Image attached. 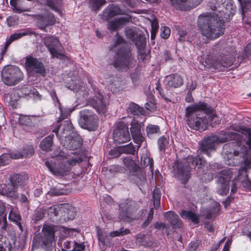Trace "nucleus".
I'll list each match as a JSON object with an SVG mask.
<instances>
[{
    "label": "nucleus",
    "instance_id": "1",
    "mask_svg": "<svg viewBox=\"0 0 251 251\" xmlns=\"http://www.w3.org/2000/svg\"><path fill=\"white\" fill-rule=\"evenodd\" d=\"M212 108L204 102H199L186 109V117L189 127L193 129L205 130L210 121L216 115L212 113Z\"/></svg>",
    "mask_w": 251,
    "mask_h": 251
},
{
    "label": "nucleus",
    "instance_id": "2",
    "mask_svg": "<svg viewBox=\"0 0 251 251\" xmlns=\"http://www.w3.org/2000/svg\"><path fill=\"white\" fill-rule=\"evenodd\" d=\"M109 50L116 52L113 62V66L118 70L126 72L133 69L136 60L126 41L118 33L115 35L113 44Z\"/></svg>",
    "mask_w": 251,
    "mask_h": 251
},
{
    "label": "nucleus",
    "instance_id": "3",
    "mask_svg": "<svg viewBox=\"0 0 251 251\" xmlns=\"http://www.w3.org/2000/svg\"><path fill=\"white\" fill-rule=\"evenodd\" d=\"M225 18L205 13L199 16L198 24L201 34L209 40H214L224 33Z\"/></svg>",
    "mask_w": 251,
    "mask_h": 251
},
{
    "label": "nucleus",
    "instance_id": "4",
    "mask_svg": "<svg viewBox=\"0 0 251 251\" xmlns=\"http://www.w3.org/2000/svg\"><path fill=\"white\" fill-rule=\"evenodd\" d=\"M234 159L239 160L243 164L238 171L237 177L236 179L244 182L246 186L251 190V180L248 178L247 170L251 168V155L249 153L248 149L245 147H241L239 150H235L233 153Z\"/></svg>",
    "mask_w": 251,
    "mask_h": 251
},
{
    "label": "nucleus",
    "instance_id": "5",
    "mask_svg": "<svg viewBox=\"0 0 251 251\" xmlns=\"http://www.w3.org/2000/svg\"><path fill=\"white\" fill-rule=\"evenodd\" d=\"M206 165V161L203 158L188 156L177 166L178 176L182 183H186L189 177V172L192 169H195L197 166L199 169H202Z\"/></svg>",
    "mask_w": 251,
    "mask_h": 251
},
{
    "label": "nucleus",
    "instance_id": "6",
    "mask_svg": "<svg viewBox=\"0 0 251 251\" xmlns=\"http://www.w3.org/2000/svg\"><path fill=\"white\" fill-rule=\"evenodd\" d=\"M209 7L213 11V15L228 20L234 14L236 6L232 0H212Z\"/></svg>",
    "mask_w": 251,
    "mask_h": 251
},
{
    "label": "nucleus",
    "instance_id": "7",
    "mask_svg": "<svg viewBox=\"0 0 251 251\" xmlns=\"http://www.w3.org/2000/svg\"><path fill=\"white\" fill-rule=\"evenodd\" d=\"M55 226L52 225H45L42 228L44 236L36 235L33 239V244H37L43 249H48L49 251L53 249V242L55 237Z\"/></svg>",
    "mask_w": 251,
    "mask_h": 251
},
{
    "label": "nucleus",
    "instance_id": "8",
    "mask_svg": "<svg viewBox=\"0 0 251 251\" xmlns=\"http://www.w3.org/2000/svg\"><path fill=\"white\" fill-rule=\"evenodd\" d=\"M79 160L81 161L80 159ZM78 162L76 158H72L57 165L50 163L49 161H46L45 164L50 171L57 176H66L71 169L72 167Z\"/></svg>",
    "mask_w": 251,
    "mask_h": 251
},
{
    "label": "nucleus",
    "instance_id": "9",
    "mask_svg": "<svg viewBox=\"0 0 251 251\" xmlns=\"http://www.w3.org/2000/svg\"><path fill=\"white\" fill-rule=\"evenodd\" d=\"M1 77L5 84L14 85L23 79V75L18 67L9 65L2 69Z\"/></svg>",
    "mask_w": 251,
    "mask_h": 251
},
{
    "label": "nucleus",
    "instance_id": "10",
    "mask_svg": "<svg viewBox=\"0 0 251 251\" xmlns=\"http://www.w3.org/2000/svg\"><path fill=\"white\" fill-rule=\"evenodd\" d=\"M79 115L78 123L82 128L90 131L98 128V117L91 110L83 109L80 112Z\"/></svg>",
    "mask_w": 251,
    "mask_h": 251
},
{
    "label": "nucleus",
    "instance_id": "11",
    "mask_svg": "<svg viewBox=\"0 0 251 251\" xmlns=\"http://www.w3.org/2000/svg\"><path fill=\"white\" fill-rule=\"evenodd\" d=\"M44 41L52 58L65 59L67 57L60 50L61 44L57 38L53 36H47Z\"/></svg>",
    "mask_w": 251,
    "mask_h": 251
},
{
    "label": "nucleus",
    "instance_id": "12",
    "mask_svg": "<svg viewBox=\"0 0 251 251\" xmlns=\"http://www.w3.org/2000/svg\"><path fill=\"white\" fill-rule=\"evenodd\" d=\"M230 51L228 52L227 54H225L224 56L221 57L220 60L213 59L212 61L208 59L206 60L205 62L207 65L209 66L211 68L222 70L223 68L228 67L231 66L234 60L235 53L234 49H229Z\"/></svg>",
    "mask_w": 251,
    "mask_h": 251
},
{
    "label": "nucleus",
    "instance_id": "13",
    "mask_svg": "<svg viewBox=\"0 0 251 251\" xmlns=\"http://www.w3.org/2000/svg\"><path fill=\"white\" fill-rule=\"evenodd\" d=\"M113 140L118 144H123L130 141V135L128 127L125 123H118L113 131Z\"/></svg>",
    "mask_w": 251,
    "mask_h": 251
},
{
    "label": "nucleus",
    "instance_id": "14",
    "mask_svg": "<svg viewBox=\"0 0 251 251\" xmlns=\"http://www.w3.org/2000/svg\"><path fill=\"white\" fill-rule=\"evenodd\" d=\"M25 65L27 71L34 72L42 76L46 75V70L44 65L37 58L27 56L26 57Z\"/></svg>",
    "mask_w": 251,
    "mask_h": 251
},
{
    "label": "nucleus",
    "instance_id": "15",
    "mask_svg": "<svg viewBox=\"0 0 251 251\" xmlns=\"http://www.w3.org/2000/svg\"><path fill=\"white\" fill-rule=\"evenodd\" d=\"M143 126V123H138L135 121L131 123L130 132L134 142L138 145L137 150L140 147L144 139L141 132V128Z\"/></svg>",
    "mask_w": 251,
    "mask_h": 251
},
{
    "label": "nucleus",
    "instance_id": "16",
    "mask_svg": "<svg viewBox=\"0 0 251 251\" xmlns=\"http://www.w3.org/2000/svg\"><path fill=\"white\" fill-rule=\"evenodd\" d=\"M37 24L40 28L46 31V28L48 26L52 25L55 23V19L52 13L46 11L44 14L36 16Z\"/></svg>",
    "mask_w": 251,
    "mask_h": 251
},
{
    "label": "nucleus",
    "instance_id": "17",
    "mask_svg": "<svg viewBox=\"0 0 251 251\" xmlns=\"http://www.w3.org/2000/svg\"><path fill=\"white\" fill-rule=\"evenodd\" d=\"M203 0H170L171 4L177 9L187 10L198 6Z\"/></svg>",
    "mask_w": 251,
    "mask_h": 251
},
{
    "label": "nucleus",
    "instance_id": "18",
    "mask_svg": "<svg viewBox=\"0 0 251 251\" xmlns=\"http://www.w3.org/2000/svg\"><path fill=\"white\" fill-rule=\"evenodd\" d=\"M216 139V137L213 135L204 139L200 144V149L201 152L210 156L211 152L215 150V145L217 144Z\"/></svg>",
    "mask_w": 251,
    "mask_h": 251
},
{
    "label": "nucleus",
    "instance_id": "19",
    "mask_svg": "<svg viewBox=\"0 0 251 251\" xmlns=\"http://www.w3.org/2000/svg\"><path fill=\"white\" fill-rule=\"evenodd\" d=\"M216 139V137L213 135L204 139L200 144V149L201 152L210 156L211 152L215 150V145L217 144Z\"/></svg>",
    "mask_w": 251,
    "mask_h": 251
},
{
    "label": "nucleus",
    "instance_id": "20",
    "mask_svg": "<svg viewBox=\"0 0 251 251\" xmlns=\"http://www.w3.org/2000/svg\"><path fill=\"white\" fill-rule=\"evenodd\" d=\"M131 19L130 15H126L110 21L107 24V29L111 32L117 31L127 24Z\"/></svg>",
    "mask_w": 251,
    "mask_h": 251
},
{
    "label": "nucleus",
    "instance_id": "21",
    "mask_svg": "<svg viewBox=\"0 0 251 251\" xmlns=\"http://www.w3.org/2000/svg\"><path fill=\"white\" fill-rule=\"evenodd\" d=\"M183 83V78L177 74H171L165 79L166 88L168 89L179 87Z\"/></svg>",
    "mask_w": 251,
    "mask_h": 251
},
{
    "label": "nucleus",
    "instance_id": "22",
    "mask_svg": "<svg viewBox=\"0 0 251 251\" xmlns=\"http://www.w3.org/2000/svg\"><path fill=\"white\" fill-rule=\"evenodd\" d=\"M135 203L132 201L126 200L119 204L120 209L122 212V219L127 221L129 215L134 211Z\"/></svg>",
    "mask_w": 251,
    "mask_h": 251
},
{
    "label": "nucleus",
    "instance_id": "23",
    "mask_svg": "<svg viewBox=\"0 0 251 251\" xmlns=\"http://www.w3.org/2000/svg\"><path fill=\"white\" fill-rule=\"evenodd\" d=\"M106 14V20L111 19L112 18L119 15H128L126 10L122 9L119 5L112 4L108 6L104 10Z\"/></svg>",
    "mask_w": 251,
    "mask_h": 251
},
{
    "label": "nucleus",
    "instance_id": "24",
    "mask_svg": "<svg viewBox=\"0 0 251 251\" xmlns=\"http://www.w3.org/2000/svg\"><path fill=\"white\" fill-rule=\"evenodd\" d=\"M230 176L229 174L226 176H220L218 177V181L219 186L217 189V193L220 195H226L229 190V181Z\"/></svg>",
    "mask_w": 251,
    "mask_h": 251
},
{
    "label": "nucleus",
    "instance_id": "25",
    "mask_svg": "<svg viewBox=\"0 0 251 251\" xmlns=\"http://www.w3.org/2000/svg\"><path fill=\"white\" fill-rule=\"evenodd\" d=\"M138 150H136V148L130 143L128 145L122 146L119 148V149L111 151L110 154H114L115 157H119L121 153H126L134 155L135 153L137 152Z\"/></svg>",
    "mask_w": 251,
    "mask_h": 251
},
{
    "label": "nucleus",
    "instance_id": "26",
    "mask_svg": "<svg viewBox=\"0 0 251 251\" xmlns=\"http://www.w3.org/2000/svg\"><path fill=\"white\" fill-rule=\"evenodd\" d=\"M92 105L99 114L104 115L107 111L106 105L103 101V96L100 94L93 100Z\"/></svg>",
    "mask_w": 251,
    "mask_h": 251
},
{
    "label": "nucleus",
    "instance_id": "27",
    "mask_svg": "<svg viewBox=\"0 0 251 251\" xmlns=\"http://www.w3.org/2000/svg\"><path fill=\"white\" fill-rule=\"evenodd\" d=\"M66 141L68 142L66 145V148L70 150H76L82 145V139L80 136L76 133L70 136Z\"/></svg>",
    "mask_w": 251,
    "mask_h": 251
},
{
    "label": "nucleus",
    "instance_id": "28",
    "mask_svg": "<svg viewBox=\"0 0 251 251\" xmlns=\"http://www.w3.org/2000/svg\"><path fill=\"white\" fill-rule=\"evenodd\" d=\"M68 206H65L61 208V218L60 220L67 221V220H72L75 219L76 213L75 211V208L72 206L68 204H66Z\"/></svg>",
    "mask_w": 251,
    "mask_h": 251
},
{
    "label": "nucleus",
    "instance_id": "29",
    "mask_svg": "<svg viewBox=\"0 0 251 251\" xmlns=\"http://www.w3.org/2000/svg\"><path fill=\"white\" fill-rule=\"evenodd\" d=\"M213 136L216 137L217 143H224L229 140L237 139L239 137V134L233 132L222 131L218 135Z\"/></svg>",
    "mask_w": 251,
    "mask_h": 251
},
{
    "label": "nucleus",
    "instance_id": "30",
    "mask_svg": "<svg viewBox=\"0 0 251 251\" xmlns=\"http://www.w3.org/2000/svg\"><path fill=\"white\" fill-rule=\"evenodd\" d=\"M27 176L25 174H14L9 177L10 182L12 183L18 189L22 187L27 179Z\"/></svg>",
    "mask_w": 251,
    "mask_h": 251
},
{
    "label": "nucleus",
    "instance_id": "31",
    "mask_svg": "<svg viewBox=\"0 0 251 251\" xmlns=\"http://www.w3.org/2000/svg\"><path fill=\"white\" fill-rule=\"evenodd\" d=\"M165 217L170 224L174 226L181 228L183 226V223L179 219L178 215L172 211H169L165 213Z\"/></svg>",
    "mask_w": 251,
    "mask_h": 251
},
{
    "label": "nucleus",
    "instance_id": "32",
    "mask_svg": "<svg viewBox=\"0 0 251 251\" xmlns=\"http://www.w3.org/2000/svg\"><path fill=\"white\" fill-rule=\"evenodd\" d=\"M10 211L8 216V219L10 221L17 224L21 230H23V227L21 225V216L17 208L12 206H9Z\"/></svg>",
    "mask_w": 251,
    "mask_h": 251
},
{
    "label": "nucleus",
    "instance_id": "33",
    "mask_svg": "<svg viewBox=\"0 0 251 251\" xmlns=\"http://www.w3.org/2000/svg\"><path fill=\"white\" fill-rule=\"evenodd\" d=\"M34 153L33 147L32 146H26L23 150L22 152H13L12 154L14 159H19L23 157H28Z\"/></svg>",
    "mask_w": 251,
    "mask_h": 251
},
{
    "label": "nucleus",
    "instance_id": "34",
    "mask_svg": "<svg viewBox=\"0 0 251 251\" xmlns=\"http://www.w3.org/2000/svg\"><path fill=\"white\" fill-rule=\"evenodd\" d=\"M65 206H68L66 203H62L57 205H54L50 207L48 209V213L50 217L53 216H59L61 218V208Z\"/></svg>",
    "mask_w": 251,
    "mask_h": 251
},
{
    "label": "nucleus",
    "instance_id": "35",
    "mask_svg": "<svg viewBox=\"0 0 251 251\" xmlns=\"http://www.w3.org/2000/svg\"><path fill=\"white\" fill-rule=\"evenodd\" d=\"M54 137L53 134H50L45 138L40 143V148L45 151H50L51 150L52 146V139Z\"/></svg>",
    "mask_w": 251,
    "mask_h": 251
},
{
    "label": "nucleus",
    "instance_id": "36",
    "mask_svg": "<svg viewBox=\"0 0 251 251\" xmlns=\"http://www.w3.org/2000/svg\"><path fill=\"white\" fill-rule=\"evenodd\" d=\"M220 210V205L217 202H214L212 205V208L210 209L207 210L204 215L205 216L206 219H212L215 218L218 213Z\"/></svg>",
    "mask_w": 251,
    "mask_h": 251
},
{
    "label": "nucleus",
    "instance_id": "37",
    "mask_svg": "<svg viewBox=\"0 0 251 251\" xmlns=\"http://www.w3.org/2000/svg\"><path fill=\"white\" fill-rule=\"evenodd\" d=\"M64 186L59 185L54 187L51 188L48 191V194L51 196H59L61 195H67L68 191L64 188Z\"/></svg>",
    "mask_w": 251,
    "mask_h": 251
},
{
    "label": "nucleus",
    "instance_id": "38",
    "mask_svg": "<svg viewBox=\"0 0 251 251\" xmlns=\"http://www.w3.org/2000/svg\"><path fill=\"white\" fill-rule=\"evenodd\" d=\"M3 192L8 196L16 198L17 197V192L18 188L12 183L4 185L3 187Z\"/></svg>",
    "mask_w": 251,
    "mask_h": 251
},
{
    "label": "nucleus",
    "instance_id": "39",
    "mask_svg": "<svg viewBox=\"0 0 251 251\" xmlns=\"http://www.w3.org/2000/svg\"><path fill=\"white\" fill-rule=\"evenodd\" d=\"M46 3L52 10L61 14V7L62 5V0H45Z\"/></svg>",
    "mask_w": 251,
    "mask_h": 251
},
{
    "label": "nucleus",
    "instance_id": "40",
    "mask_svg": "<svg viewBox=\"0 0 251 251\" xmlns=\"http://www.w3.org/2000/svg\"><path fill=\"white\" fill-rule=\"evenodd\" d=\"M123 162L130 171L136 172L139 169L138 166L135 162L129 157H126L124 158Z\"/></svg>",
    "mask_w": 251,
    "mask_h": 251
},
{
    "label": "nucleus",
    "instance_id": "41",
    "mask_svg": "<svg viewBox=\"0 0 251 251\" xmlns=\"http://www.w3.org/2000/svg\"><path fill=\"white\" fill-rule=\"evenodd\" d=\"M179 214L182 218L191 220L195 224L199 222L198 216L192 211L182 210Z\"/></svg>",
    "mask_w": 251,
    "mask_h": 251
},
{
    "label": "nucleus",
    "instance_id": "42",
    "mask_svg": "<svg viewBox=\"0 0 251 251\" xmlns=\"http://www.w3.org/2000/svg\"><path fill=\"white\" fill-rule=\"evenodd\" d=\"M241 5V13L244 20L245 13L248 11H251V0H238Z\"/></svg>",
    "mask_w": 251,
    "mask_h": 251
},
{
    "label": "nucleus",
    "instance_id": "43",
    "mask_svg": "<svg viewBox=\"0 0 251 251\" xmlns=\"http://www.w3.org/2000/svg\"><path fill=\"white\" fill-rule=\"evenodd\" d=\"M5 210V207L4 203L0 201V226L1 225V228L5 229L7 225L6 215L4 214Z\"/></svg>",
    "mask_w": 251,
    "mask_h": 251
},
{
    "label": "nucleus",
    "instance_id": "44",
    "mask_svg": "<svg viewBox=\"0 0 251 251\" xmlns=\"http://www.w3.org/2000/svg\"><path fill=\"white\" fill-rule=\"evenodd\" d=\"M169 139L162 136L160 137L157 140V145L158 149L160 151L165 152V150L168 148L169 144Z\"/></svg>",
    "mask_w": 251,
    "mask_h": 251
},
{
    "label": "nucleus",
    "instance_id": "45",
    "mask_svg": "<svg viewBox=\"0 0 251 251\" xmlns=\"http://www.w3.org/2000/svg\"><path fill=\"white\" fill-rule=\"evenodd\" d=\"M33 32H31L28 29H24L21 30L20 32H16L10 36L9 37L11 40L14 41L15 40H18L23 36L26 35H30L31 34H34Z\"/></svg>",
    "mask_w": 251,
    "mask_h": 251
},
{
    "label": "nucleus",
    "instance_id": "46",
    "mask_svg": "<svg viewBox=\"0 0 251 251\" xmlns=\"http://www.w3.org/2000/svg\"><path fill=\"white\" fill-rule=\"evenodd\" d=\"M141 165L143 167H147L150 166L151 172L153 171V161L152 158L149 156H145L141 157Z\"/></svg>",
    "mask_w": 251,
    "mask_h": 251
},
{
    "label": "nucleus",
    "instance_id": "47",
    "mask_svg": "<svg viewBox=\"0 0 251 251\" xmlns=\"http://www.w3.org/2000/svg\"><path fill=\"white\" fill-rule=\"evenodd\" d=\"M128 109L134 115H143L144 113L143 108L135 103H131L128 106Z\"/></svg>",
    "mask_w": 251,
    "mask_h": 251
},
{
    "label": "nucleus",
    "instance_id": "48",
    "mask_svg": "<svg viewBox=\"0 0 251 251\" xmlns=\"http://www.w3.org/2000/svg\"><path fill=\"white\" fill-rule=\"evenodd\" d=\"M161 194L159 189L155 188L153 192L154 207L157 209L160 206Z\"/></svg>",
    "mask_w": 251,
    "mask_h": 251
},
{
    "label": "nucleus",
    "instance_id": "49",
    "mask_svg": "<svg viewBox=\"0 0 251 251\" xmlns=\"http://www.w3.org/2000/svg\"><path fill=\"white\" fill-rule=\"evenodd\" d=\"M146 131L147 135L149 137L151 136L154 134L158 133L160 132V128L159 126L154 125H149L146 127Z\"/></svg>",
    "mask_w": 251,
    "mask_h": 251
},
{
    "label": "nucleus",
    "instance_id": "50",
    "mask_svg": "<svg viewBox=\"0 0 251 251\" xmlns=\"http://www.w3.org/2000/svg\"><path fill=\"white\" fill-rule=\"evenodd\" d=\"M89 2L93 10H99L100 7L105 4V0H89Z\"/></svg>",
    "mask_w": 251,
    "mask_h": 251
},
{
    "label": "nucleus",
    "instance_id": "51",
    "mask_svg": "<svg viewBox=\"0 0 251 251\" xmlns=\"http://www.w3.org/2000/svg\"><path fill=\"white\" fill-rule=\"evenodd\" d=\"M130 233L128 229L121 228L119 230L112 231L110 233V236L112 237L116 236H121Z\"/></svg>",
    "mask_w": 251,
    "mask_h": 251
},
{
    "label": "nucleus",
    "instance_id": "52",
    "mask_svg": "<svg viewBox=\"0 0 251 251\" xmlns=\"http://www.w3.org/2000/svg\"><path fill=\"white\" fill-rule=\"evenodd\" d=\"M63 242L64 249H62L65 251H71L73 249V246L75 245V240H65Z\"/></svg>",
    "mask_w": 251,
    "mask_h": 251
},
{
    "label": "nucleus",
    "instance_id": "53",
    "mask_svg": "<svg viewBox=\"0 0 251 251\" xmlns=\"http://www.w3.org/2000/svg\"><path fill=\"white\" fill-rule=\"evenodd\" d=\"M45 210L42 209H39L36 210L33 216L34 220L37 222L43 219L45 216Z\"/></svg>",
    "mask_w": 251,
    "mask_h": 251
},
{
    "label": "nucleus",
    "instance_id": "54",
    "mask_svg": "<svg viewBox=\"0 0 251 251\" xmlns=\"http://www.w3.org/2000/svg\"><path fill=\"white\" fill-rule=\"evenodd\" d=\"M98 236L99 242L103 245H107L109 243L108 240L107 239V236L102 231H98Z\"/></svg>",
    "mask_w": 251,
    "mask_h": 251
},
{
    "label": "nucleus",
    "instance_id": "55",
    "mask_svg": "<svg viewBox=\"0 0 251 251\" xmlns=\"http://www.w3.org/2000/svg\"><path fill=\"white\" fill-rule=\"evenodd\" d=\"M82 86V83L79 80L77 82H73V83L68 87L69 89L72 90L75 92H78Z\"/></svg>",
    "mask_w": 251,
    "mask_h": 251
},
{
    "label": "nucleus",
    "instance_id": "56",
    "mask_svg": "<svg viewBox=\"0 0 251 251\" xmlns=\"http://www.w3.org/2000/svg\"><path fill=\"white\" fill-rule=\"evenodd\" d=\"M73 125L70 120H66L64 122V126L63 128V133L67 135V132H70L73 130Z\"/></svg>",
    "mask_w": 251,
    "mask_h": 251
},
{
    "label": "nucleus",
    "instance_id": "57",
    "mask_svg": "<svg viewBox=\"0 0 251 251\" xmlns=\"http://www.w3.org/2000/svg\"><path fill=\"white\" fill-rule=\"evenodd\" d=\"M59 109L61 112V115L59 118L58 122H60L62 120H64L65 118H67L68 115H69L73 110V109H68L67 110L66 109H64V110H63L61 107L59 106Z\"/></svg>",
    "mask_w": 251,
    "mask_h": 251
},
{
    "label": "nucleus",
    "instance_id": "58",
    "mask_svg": "<svg viewBox=\"0 0 251 251\" xmlns=\"http://www.w3.org/2000/svg\"><path fill=\"white\" fill-rule=\"evenodd\" d=\"M160 31V35L162 38L167 39L170 36L171 30L168 27H161Z\"/></svg>",
    "mask_w": 251,
    "mask_h": 251
},
{
    "label": "nucleus",
    "instance_id": "59",
    "mask_svg": "<svg viewBox=\"0 0 251 251\" xmlns=\"http://www.w3.org/2000/svg\"><path fill=\"white\" fill-rule=\"evenodd\" d=\"M12 153L11 154H3L0 156V160L1 162L0 163V165H5L9 163V161L11 158H14L12 156Z\"/></svg>",
    "mask_w": 251,
    "mask_h": 251
},
{
    "label": "nucleus",
    "instance_id": "60",
    "mask_svg": "<svg viewBox=\"0 0 251 251\" xmlns=\"http://www.w3.org/2000/svg\"><path fill=\"white\" fill-rule=\"evenodd\" d=\"M10 5L13 7L14 10L18 13H21L24 11H29L27 9L20 8L17 5V0H10Z\"/></svg>",
    "mask_w": 251,
    "mask_h": 251
},
{
    "label": "nucleus",
    "instance_id": "61",
    "mask_svg": "<svg viewBox=\"0 0 251 251\" xmlns=\"http://www.w3.org/2000/svg\"><path fill=\"white\" fill-rule=\"evenodd\" d=\"M159 27L158 24L156 22H153L151 23V39L154 40L155 37L156 33Z\"/></svg>",
    "mask_w": 251,
    "mask_h": 251
},
{
    "label": "nucleus",
    "instance_id": "62",
    "mask_svg": "<svg viewBox=\"0 0 251 251\" xmlns=\"http://www.w3.org/2000/svg\"><path fill=\"white\" fill-rule=\"evenodd\" d=\"M126 36L128 39L133 40L135 38V32L134 30L128 27H126L125 30Z\"/></svg>",
    "mask_w": 251,
    "mask_h": 251
},
{
    "label": "nucleus",
    "instance_id": "63",
    "mask_svg": "<svg viewBox=\"0 0 251 251\" xmlns=\"http://www.w3.org/2000/svg\"><path fill=\"white\" fill-rule=\"evenodd\" d=\"M85 248V246L83 243H78L75 241V245L73 246V249L71 251H65L63 250V251H83Z\"/></svg>",
    "mask_w": 251,
    "mask_h": 251
},
{
    "label": "nucleus",
    "instance_id": "64",
    "mask_svg": "<svg viewBox=\"0 0 251 251\" xmlns=\"http://www.w3.org/2000/svg\"><path fill=\"white\" fill-rule=\"evenodd\" d=\"M19 122L21 125H28L31 123V120L27 116H20L19 118Z\"/></svg>",
    "mask_w": 251,
    "mask_h": 251
}]
</instances>
